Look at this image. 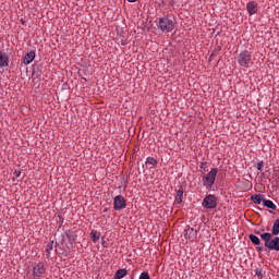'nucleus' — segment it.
<instances>
[{
	"instance_id": "1",
	"label": "nucleus",
	"mask_w": 279,
	"mask_h": 279,
	"mask_svg": "<svg viewBox=\"0 0 279 279\" xmlns=\"http://www.w3.org/2000/svg\"><path fill=\"white\" fill-rule=\"evenodd\" d=\"M262 241H264L265 247L268 250H274L275 252H279V236H275L271 233H262Z\"/></svg>"
},
{
	"instance_id": "2",
	"label": "nucleus",
	"mask_w": 279,
	"mask_h": 279,
	"mask_svg": "<svg viewBox=\"0 0 279 279\" xmlns=\"http://www.w3.org/2000/svg\"><path fill=\"white\" fill-rule=\"evenodd\" d=\"M157 26L161 32H173L175 29V21L171 16L160 17Z\"/></svg>"
},
{
	"instance_id": "3",
	"label": "nucleus",
	"mask_w": 279,
	"mask_h": 279,
	"mask_svg": "<svg viewBox=\"0 0 279 279\" xmlns=\"http://www.w3.org/2000/svg\"><path fill=\"white\" fill-rule=\"evenodd\" d=\"M217 173H219V170H217V168H213L205 177H203V186L208 191L213 189V184H215V180H217Z\"/></svg>"
},
{
	"instance_id": "4",
	"label": "nucleus",
	"mask_w": 279,
	"mask_h": 279,
	"mask_svg": "<svg viewBox=\"0 0 279 279\" xmlns=\"http://www.w3.org/2000/svg\"><path fill=\"white\" fill-rule=\"evenodd\" d=\"M238 64L242 69H250V65L252 64V52L247 50L240 52L238 56Z\"/></svg>"
},
{
	"instance_id": "5",
	"label": "nucleus",
	"mask_w": 279,
	"mask_h": 279,
	"mask_svg": "<svg viewBox=\"0 0 279 279\" xmlns=\"http://www.w3.org/2000/svg\"><path fill=\"white\" fill-rule=\"evenodd\" d=\"M47 271V267L45 263L39 262L33 267V278L40 279L45 277V272Z\"/></svg>"
},
{
	"instance_id": "6",
	"label": "nucleus",
	"mask_w": 279,
	"mask_h": 279,
	"mask_svg": "<svg viewBox=\"0 0 279 279\" xmlns=\"http://www.w3.org/2000/svg\"><path fill=\"white\" fill-rule=\"evenodd\" d=\"M203 208H207L213 210V208H217V197L213 194L207 195L202 203Z\"/></svg>"
},
{
	"instance_id": "7",
	"label": "nucleus",
	"mask_w": 279,
	"mask_h": 279,
	"mask_svg": "<svg viewBox=\"0 0 279 279\" xmlns=\"http://www.w3.org/2000/svg\"><path fill=\"white\" fill-rule=\"evenodd\" d=\"M125 206H126L125 197H123L122 195H118L113 198L114 210H123Z\"/></svg>"
},
{
	"instance_id": "8",
	"label": "nucleus",
	"mask_w": 279,
	"mask_h": 279,
	"mask_svg": "<svg viewBox=\"0 0 279 279\" xmlns=\"http://www.w3.org/2000/svg\"><path fill=\"white\" fill-rule=\"evenodd\" d=\"M184 239H186L187 241H195V239H197V230L187 227L184 230Z\"/></svg>"
},
{
	"instance_id": "9",
	"label": "nucleus",
	"mask_w": 279,
	"mask_h": 279,
	"mask_svg": "<svg viewBox=\"0 0 279 279\" xmlns=\"http://www.w3.org/2000/svg\"><path fill=\"white\" fill-rule=\"evenodd\" d=\"M10 66V57L0 49V69H8Z\"/></svg>"
},
{
	"instance_id": "10",
	"label": "nucleus",
	"mask_w": 279,
	"mask_h": 279,
	"mask_svg": "<svg viewBox=\"0 0 279 279\" xmlns=\"http://www.w3.org/2000/svg\"><path fill=\"white\" fill-rule=\"evenodd\" d=\"M246 10L251 16L256 14V12H258V3L254 1L248 2L246 5Z\"/></svg>"
},
{
	"instance_id": "11",
	"label": "nucleus",
	"mask_w": 279,
	"mask_h": 279,
	"mask_svg": "<svg viewBox=\"0 0 279 279\" xmlns=\"http://www.w3.org/2000/svg\"><path fill=\"white\" fill-rule=\"evenodd\" d=\"M35 58H36V52L31 51L24 56L23 62H24V64H32L34 62Z\"/></svg>"
},
{
	"instance_id": "12",
	"label": "nucleus",
	"mask_w": 279,
	"mask_h": 279,
	"mask_svg": "<svg viewBox=\"0 0 279 279\" xmlns=\"http://www.w3.org/2000/svg\"><path fill=\"white\" fill-rule=\"evenodd\" d=\"M270 234H272V236H278V234H279V219L275 220Z\"/></svg>"
},
{
	"instance_id": "13",
	"label": "nucleus",
	"mask_w": 279,
	"mask_h": 279,
	"mask_svg": "<svg viewBox=\"0 0 279 279\" xmlns=\"http://www.w3.org/2000/svg\"><path fill=\"white\" fill-rule=\"evenodd\" d=\"M125 276H128V270L119 269L114 275V279L125 278Z\"/></svg>"
},
{
	"instance_id": "14",
	"label": "nucleus",
	"mask_w": 279,
	"mask_h": 279,
	"mask_svg": "<svg viewBox=\"0 0 279 279\" xmlns=\"http://www.w3.org/2000/svg\"><path fill=\"white\" fill-rule=\"evenodd\" d=\"M90 236H92V240L94 241V243H97V241H99V239H101V233H99V231L93 230L90 232Z\"/></svg>"
},
{
	"instance_id": "15",
	"label": "nucleus",
	"mask_w": 279,
	"mask_h": 279,
	"mask_svg": "<svg viewBox=\"0 0 279 279\" xmlns=\"http://www.w3.org/2000/svg\"><path fill=\"white\" fill-rule=\"evenodd\" d=\"M263 205L266 208H270L271 210H276V204L272 201H263Z\"/></svg>"
},
{
	"instance_id": "16",
	"label": "nucleus",
	"mask_w": 279,
	"mask_h": 279,
	"mask_svg": "<svg viewBox=\"0 0 279 279\" xmlns=\"http://www.w3.org/2000/svg\"><path fill=\"white\" fill-rule=\"evenodd\" d=\"M182 197H184V191L179 190L175 196V204H180L182 202Z\"/></svg>"
},
{
	"instance_id": "17",
	"label": "nucleus",
	"mask_w": 279,
	"mask_h": 279,
	"mask_svg": "<svg viewBox=\"0 0 279 279\" xmlns=\"http://www.w3.org/2000/svg\"><path fill=\"white\" fill-rule=\"evenodd\" d=\"M146 165L156 167L158 165V160H156V158H154V157H148V158H146Z\"/></svg>"
},
{
	"instance_id": "18",
	"label": "nucleus",
	"mask_w": 279,
	"mask_h": 279,
	"mask_svg": "<svg viewBox=\"0 0 279 279\" xmlns=\"http://www.w3.org/2000/svg\"><path fill=\"white\" fill-rule=\"evenodd\" d=\"M250 241L253 243V245H260V239L254 234L250 235Z\"/></svg>"
},
{
	"instance_id": "19",
	"label": "nucleus",
	"mask_w": 279,
	"mask_h": 279,
	"mask_svg": "<svg viewBox=\"0 0 279 279\" xmlns=\"http://www.w3.org/2000/svg\"><path fill=\"white\" fill-rule=\"evenodd\" d=\"M251 199H252V202H253L254 204H262V202H263V196H262V195H254V196L251 197Z\"/></svg>"
},
{
	"instance_id": "20",
	"label": "nucleus",
	"mask_w": 279,
	"mask_h": 279,
	"mask_svg": "<svg viewBox=\"0 0 279 279\" xmlns=\"http://www.w3.org/2000/svg\"><path fill=\"white\" fill-rule=\"evenodd\" d=\"M52 250H53V244L52 243L47 244L46 246L47 254H49V252H51Z\"/></svg>"
},
{
	"instance_id": "21",
	"label": "nucleus",
	"mask_w": 279,
	"mask_h": 279,
	"mask_svg": "<svg viewBox=\"0 0 279 279\" xmlns=\"http://www.w3.org/2000/svg\"><path fill=\"white\" fill-rule=\"evenodd\" d=\"M140 279H150V278H149V274H147V272H142V274L140 275Z\"/></svg>"
},
{
	"instance_id": "22",
	"label": "nucleus",
	"mask_w": 279,
	"mask_h": 279,
	"mask_svg": "<svg viewBox=\"0 0 279 279\" xmlns=\"http://www.w3.org/2000/svg\"><path fill=\"white\" fill-rule=\"evenodd\" d=\"M265 166V163L263 162V161H259L258 163H257V169L259 170V171H263V167Z\"/></svg>"
},
{
	"instance_id": "23",
	"label": "nucleus",
	"mask_w": 279,
	"mask_h": 279,
	"mask_svg": "<svg viewBox=\"0 0 279 279\" xmlns=\"http://www.w3.org/2000/svg\"><path fill=\"white\" fill-rule=\"evenodd\" d=\"M13 175H15V178H21V170H14Z\"/></svg>"
},
{
	"instance_id": "24",
	"label": "nucleus",
	"mask_w": 279,
	"mask_h": 279,
	"mask_svg": "<svg viewBox=\"0 0 279 279\" xmlns=\"http://www.w3.org/2000/svg\"><path fill=\"white\" fill-rule=\"evenodd\" d=\"M204 167H206V163H205V162H202V163H201V169H204Z\"/></svg>"
},
{
	"instance_id": "25",
	"label": "nucleus",
	"mask_w": 279,
	"mask_h": 279,
	"mask_svg": "<svg viewBox=\"0 0 279 279\" xmlns=\"http://www.w3.org/2000/svg\"><path fill=\"white\" fill-rule=\"evenodd\" d=\"M129 3H136V0H128Z\"/></svg>"
}]
</instances>
